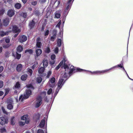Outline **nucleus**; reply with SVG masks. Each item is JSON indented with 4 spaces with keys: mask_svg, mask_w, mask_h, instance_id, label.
<instances>
[{
    "mask_svg": "<svg viewBox=\"0 0 133 133\" xmlns=\"http://www.w3.org/2000/svg\"><path fill=\"white\" fill-rule=\"evenodd\" d=\"M28 88L26 90V92L24 96L21 95L19 98V100L21 101H23L24 99L28 98L29 96L31 94V91L30 89H33V87L32 85L31 84H29L26 85Z\"/></svg>",
    "mask_w": 133,
    "mask_h": 133,
    "instance_id": "obj_1",
    "label": "nucleus"
},
{
    "mask_svg": "<svg viewBox=\"0 0 133 133\" xmlns=\"http://www.w3.org/2000/svg\"><path fill=\"white\" fill-rule=\"evenodd\" d=\"M64 67L65 72L61 74V76L60 78H62L63 79H65L66 81L68 78V75L69 74V66L65 63L64 64Z\"/></svg>",
    "mask_w": 133,
    "mask_h": 133,
    "instance_id": "obj_2",
    "label": "nucleus"
},
{
    "mask_svg": "<svg viewBox=\"0 0 133 133\" xmlns=\"http://www.w3.org/2000/svg\"><path fill=\"white\" fill-rule=\"evenodd\" d=\"M74 0H69L68 3L67 4V6L65 9L64 12V16L63 17V23H64L65 20V17L67 15L70 8Z\"/></svg>",
    "mask_w": 133,
    "mask_h": 133,
    "instance_id": "obj_3",
    "label": "nucleus"
},
{
    "mask_svg": "<svg viewBox=\"0 0 133 133\" xmlns=\"http://www.w3.org/2000/svg\"><path fill=\"white\" fill-rule=\"evenodd\" d=\"M65 81V79H63L62 78H60L58 82L57 87L56 90L57 93L58 92L59 90L62 88Z\"/></svg>",
    "mask_w": 133,
    "mask_h": 133,
    "instance_id": "obj_4",
    "label": "nucleus"
},
{
    "mask_svg": "<svg viewBox=\"0 0 133 133\" xmlns=\"http://www.w3.org/2000/svg\"><path fill=\"white\" fill-rule=\"evenodd\" d=\"M56 79L54 77H52L50 78L48 83L47 85L50 87L53 88L55 85Z\"/></svg>",
    "mask_w": 133,
    "mask_h": 133,
    "instance_id": "obj_5",
    "label": "nucleus"
},
{
    "mask_svg": "<svg viewBox=\"0 0 133 133\" xmlns=\"http://www.w3.org/2000/svg\"><path fill=\"white\" fill-rule=\"evenodd\" d=\"M9 33L11 31L13 32L14 33H19L21 31L20 30L16 25L10 26V28L9 30Z\"/></svg>",
    "mask_w": 133,
    "mask_h": 133,
    "instance_id": "obj_6",
    "label": "nucleus"
},
{
    "mask_svg": "<svg viewBox=\"0 0 133 133\" xmlns=\"http://www.w3.org/2000/svg\"><path fill=\"white\" fill-rule=\"evenodd\" d=\"M42 102V98L41 97H38L35 103V107L38 108L39 107Z\"/></svg>",
    "mask_w": 133,
    "mask_h": 133,
    "instance_id": "obj_7",
    "label": "nucleus"
},
{
    "mask_svg": "<svg viewBox=\"0 0 133 133\" xmlns=\"http://www.w3.org/2000/svg\"><path fill=\"white\" fill-rule=\"evenodd\" d=\"M7 102L8 104L7 106V108L9 110H11L13 108V106L12 104L13 103V101L11 98L8 99L7 101Z\"/></svg>",
    "mask_w": 133,
    "mask_h": 133,
    "instance_id": "obj_8",
    "label": "nucleus"
},
{
    "mask_svg": "<svg viewBox=\"0 0 133 133\" xmlns=\"http://www.w3.org/2000/svg\"><path fill=\"white\" fill-rule=\"evenodd\" d=\"M67 61V59L66 57L65 56H64V57L63 60V61H61V62L55 68V69L56 70H57L58 69H59V68L62 65L63 63V62H64V64L65 63V64H66L67 63L66 62Z\"/></svg>",
    "mask_w": 133,
    "mask_h": 133,
    "instance_id": "obj_9",
    "label": "nucleus"
},
{
    "mask_svg": "<svg viewBox=\"0 0 133 133\" xmlns=\"http://www.w3.org/2000/svg\"><path fill=\"white\" fill-rule=\"evenodd\" d=\"M77 70L78 71H89L91 72L92 74H99V71H93V72H92L91 71H89L88 70H85L80 69L79 68L77 69Z\"/></svg>",
    "mask_w": 133,
    "mask_h": 133,
    "instance_id": "obj_10",
    "label": "nucleus"
},
{
    "mask_svg": "<svg viewBox=\"0 0 133 133\" xmlns=\"http://www.w3.org/2000/svg\"><path fill=\"white\" fill-rule=\"evenodd\" d=\"M8 121V119L4 117H1L0 118V123L2 125H3L5 123H7Z\"/></svg>",
    "mask_w": 133,
    "mask_h": 133,
    "instance_id": "obj_11",
    "label": "nucleus"
},
{
    "mask_svg": "<svg viewBox=\"0 0 133 133\" xmlns=\"http://www.w3.org/2000/svg\"><path fill=\"white\" fill-rule=\"evenodd\" d=\"M27 37L24 35H22L19 38V42L21 43L25 41L27 39Z\"/></svg>",
    "mask_w": 133,
    "mask_h": 133,
    "instance_id": "obj_12",
    "label": "nucleus"
},
{
    "mask_svg": "<svg viewBox=\"0 0 133 133\" xmlns=\"http://www.w3.org/2000/svg\"><path fill=\"white\" fill-rule=\"evenodd\" d=\"M70 71L69 72V75H71L72 73H74L77 71L75 69L74 66H71L70 68Z\"/></svg>",
    "mask_w": 133,
    "mask_h": 133,
    "instance_id": "obj_13",
    "label": "nucleus"
},
{
    "mask_svg": "<svg viewBox=\"0 0 133 133\" xmlns=\"http://www.w3.org/2000/svg\"><path fill=\"white\" fill-rule=\"evenodd\" d=\"M41 41V38L38 37L36 39L37 44H36V46L38 48H41V43L40 42Z\"/></svg>",
    "mask_w": 133,
    "mask_h": 133,
    "instance_id": "obj_14",
    "label": "nucleus"
},
{
    "mask_svg": "<svg viewBox=\"0 0 133 133\" xmlns=\"http://www.w3.org/2000/svg\"><path fill=\"white\" fill-rule=\"evenodd\" d=\"M15 12L13 10H9L8 12V15L10 17H11L14 15Z\"/></svg>",
    "mask_w": 133,
    "mask_h": 133,
    "instance_id": "obj_15",
    "label": "nucleus"
},
{
    "mask_svg": "<svg viewBox=\"0 0 133 133\" xmlns=\"http://www.w3.org/2000/svg\"><path fill=\"white\" fill-rule=\"evenodd\" d=\"M116 66H115L109 69H107L102 71H99V74H100L102 73H104L105 72H107L110 70H111V69H113L116 68Z\"/></svg>",
    "mask_w": 133,
    "mask_h": 133,
    "instance_id": "obj_16",
    "label": "nucleus"
},
{
    "mask_svg": "<svg viewBox=\"0 0 133 133\" xmlns=\"http://www.w3.org/2000/svg\"><path fill=\"white\" fill-rule=\"evenodd\" d=\"M9 33V31L5 32L2 31H0V36L1 37H3L4 36L8 35Z\"/></svg>",
    "mask_w": 133,
    "mask_h": 133,
    "instance_id": "obj_17",
    "label": "nucleus"
},
{
    "mask_svg": "<svg viewBox=\"0 0 133 133\" xmlns=\"http://www.w3.org/2000/svg\"><path fill=\"white\" fill-rule=\"evenodd\" d=\"M56 33L57 32L56 31H54L53 32L52 36H51V41H54L56 37Z\"/></svg>",
    "mask_w": 133,
    "mask_h": 133,
    "instance_id": "obj_18",
    "label": "nucleus"
},
{
    "mask_svg": "<svg viewBox=\"0 0 133 133\" xmlns=\"http://www.w3.org/2000/svg\"><path fill=\"white\" fill-rule=\"evenodd\" d=\"M45 118H44V119L41 120L39 124V127L40 128H42L43 127L45 123Z\"/></svg>",
    "mask_w": 133,
    "mask_h": 133,
    "instance_id": "obj_19",
    "label": "nucleus"
},
{
    "mask_svg": "<svg viewBox=\"0 0 133 133\" xmlns=\"http://www.w3.org/2000/svg\"><path fill=\"white\" fill-rule=\"evenodd\" d=\"M9 19L8 18H6L3 20V22L4 25L6 26L9 24Z\"/></svg>",
    "mask_w": 133,
    "mask_h": 133,
    "instance_id": "obj_20",
    "label": "nucleus"
},
{
    "mask_svg": "<svg viewBox=\"0 0 133 133\" xmlns=\"http://www.w3.org/2000/svg\"><path fill=\"white\" fill-rule=\"evenodd\" d=\"M55 18H59L61 17V13L59 11H57L55 13Z\"/></svg>",
    "mask_w": 133,
    "mask_h": 133,
    "instance_id": "obj_21",
    "label": "nucleus"
},
{
    "mask_svg": "<svg viewBox=\"0 0 133 133\" xmlns=\"http://www.w3.org/2000/svg\"><path fill=\"white\" fill-rule=\"evenodd\" d=\"M36 53L37 56H38L42 53V51L40 49H38L36 50Z\"/></svg>",
    "mask_w": 133,
    "mask_h": 133,
    "instance_id": "obj_22",
    "label": "nucleus"
},
{
    "mask_svg": "<svg viewBox=\"0 0 133 133\" xmlns=\"http://www.w3.org/2000/svg\"><path fill=\"white\" fill-rule=\"evenodd\" d=\"M22 68V65L21 64H18L17 66L16 70L18 71H20Z\"/></svg>",
    "mask_w": 133,
    "mask_h": 133,
    "instance_id": "obj_23",
    "label": "nucleus"
},
{
    "mask_svg": "<svg viewBox=\"0 0 133 133\" xmlns=\"http://www.w3.org/2000/svg\"><path fill=\"white\" fill-rule=\"evenodd\" d=\"M13 55L15 58L18 59L20 58L21 56V55L18 54L17 52H16L15 54H13Z\"/></svg>",
    "mask_w": 133,
    "mask_h": 133,
    "instance_id": "obj_24",
    "label": "nucleus"
},
{
    "mask_svg": "<svg viewBox=\"0 0 133 133\" xmlns=\"http://www.w3.org/2000/svg\"><path fill=\"white\" fill-rule=\"evenodd\" d=\"M44 70L45 69L44 68L41 67L38 70V73L40 74H41L44 72Z\"/></svg>",
    "mask_w": 133,
    "mask_h": 133,
    "instance_id": "obj_25",
    "label": "nucleus"
},
{
    "mask_svg": "<svg viewBox=\"0 0 133 133\" xmlns=\"http://www.w3.org/2000/svg\"><path fill=\"white\" fill-rule=\"evenodd\" d=\"M61 38H58L57 41V46L60 47L61 45Z\"/></svg>",
    "mask_w": 133,
    "mask_h": 133,
    "instance_id": "obj_26",
    "label": "nucleus"
},
{
    "mask_svg": "<svg viewBox=\"0 0 133 133\" xmlns=\"http://www.w3.org/2000/svg\"><path fill=\"white\" fill-rule=\"evenodd\" d=\"M35 22L32 20V21L29 23V26L31 28L33 27L35 25Z\"/></svg>",
    "mask_w": 133,
    "mask_h": 133,
    "instance_id": "obj_27",
    "label": "nucleus"
},
{
    "mask_svg": "<svg viewBox=\"0 0 133 133\" xmlns=\"http://www.w3.org/2000/svg\"><path fill=\"white\" fill-rule=\"evenodd\" d=\"M17 50L18 52H21L23 50V48L21 45H19L17 47Z\"/></svg>",
    "mask_w": 133,
    "mask_h": 133,
    "instance_id": "obj_28",
    "label": "nucleus"
},
{
    "mask_svg": "<svg viewBox=\"0 0 133 133\" xmlns=\"http://www.w3.org/2000/svg\"><path fill=\"white\" fill-rule=\"evenodd\" d=\"M63 35V29H62V30H61L59 32V34L58 35V38H60V37L61 38Z\"/></svg>",
    "mask_w": 133,
    "mask_h": 133,
    "instance_id": "obj_29",
    "label": "nucleus"
},
{
    "mask_svg": "<svg viewBox=\"0 0 133 133\" xmlns=\"http://www.w3.org/2000/svg\"><path fill=\"white\" fill-rule=\"evenodd\" d=\"M28 75L26 74L23 75L21 77V79L22 81H25Z\"/></svg>",
    "mask_w": 133,
    "mask_h": 133,
    "instance_id": "obj_30",
    "label": "nucleus"
},
{
    "mask_svg": "<svg viewBox=\"0 0 133 133\" xmlns=\"http://www.w3.org/2000/svg\"><path fill=\"white\" fill-rule=\"evenodd\" d=\"M48 65V62L46 60H44L43 61V65L44 67H46Z\"/></svg>",
    "mask_w": 133,
    "mask_h": 133,
    "instance_id": "obj_31",
    "label": "nucleus"
},
{
    "mask_svg": "<svg viewBox=\"0 0 133 133\" xmlns=\"http://www.w3.org/2000/svg\"><path fill=\"white\" fill-rule=\"evenodd\" d=\"M28 118V116L27 115H25L21 117V119L23 120H25Z\"/></svg>",
    "mask_w": 133,
    "mask_h": 133,
    "instance_id": "obj_32",
    "label": "nucleus"
},
{
    "mask_svg": "<svg viewBox=\"0 0 133 133\" xmlns=\"http://www.w3.org/2000/svg\"><path fill=\"white\" fill-rule=\"evenodd\" d=\"M20 84L19 82H18L16 83V85L15 86V88L14 89H17L18 90V89L20 87Z\"/></svg>",
    "mask_w": 133,
    "mask_h": 133,
    "instance_id": "obj_33",
    "label": "nucleus"
},
{
    "mask_svg": "<svg viewBox=\"0 0 133 133\" xmlns=\"http://www.w3.org/2000/svg\"><path fill=\"white\" fill-rule=\"evenodd\" d=\"M21 6V4L19 3L16 4L15 5V7L17 9H20Z\"/></svg>",
    "mask_w": 133,
    "mask_h": 133,
    "instance_id": "obj_34",
    "label": "nucleus"
},
{
    "mask_svg": "<svg viewBox=\"0 0 133 133\" xmlns=\"http://www.w3.org/2000/svg\"><path fill=\"white\" fill-rule=\"evenodd\" d=\"M14 117H12L11 119V123L12 125H14L15 124V121L14 119Z\"/></svg>",
    "mask_w": 133,
    "mask_h": 133,
    "instance_id": "obj_35",
    "label": "nucleus"
},
{
    "mask_svg": "<svg viewBox=\"0 0 133 133\" xmlns=\"http://www.w3.org/2000/svg\"><path fill=\"white\" fill-rule=\"evenodd\" d=\"M52 74V71L50 70H49L47 72V75L46 76V77L47 78H49L50 75H51Z\"/></svg>",
    "mask_w": 133,
    "mask_h": 133,
    "instance_id": "obj_36",
    "label": "nucleus"
},
{
    "mask_svg": "<svg viewBox=\"0 0 133 133\" xmlns=\"http://www.w3.org/2000/svg\"><path fill=\"white\" fill-rule=\"evenodd\" d=\"M36 80L38 83H40L42 81V78L40 77H37L36 79Z\"/></svg>",
    "mask_w": 133,
    "mask_h": 133,
    "instance_id": "obj_37",
    "label": "nucleus"
},
{
    "mask_svg": "<svg viewBox=\"0 0 133 133\" xmlns=\"http://www.w3.org/2000/svg\"><path fill=\"white\" fill-rule=\"evenodd\" d=\"M53 51L55 54H57L58 52V47H56L54 49Z\"/></svg>",
    "mask_w": 133,
    "mask_h": 133,
    "instance_id": "obj_38",
    "label": "nucleus"
},
{
    "mask_svg": "<svg viewBox=\"0 0 133 133\" xmlns=\"http://www.w3.org/2000/svg\"><path fill=\"white\" fill-rule=\"evenodd\" d=\"M28 72L30 73L29 74L30 76H31L32 74V71L31 70V69H30V68H28Z\"/></svg>",
    "mask_w": 133,
    "mask_h": 133,
    "instance_id": "obj_39",
    "label": "nucleus"
},
{
    "mask_svg": "<svg viewBox=\"0 0 133 133\" xmlns=\"http://www.w3.org/2000/svg\"><path fill=\"white\" fill-rule=\"evenodd\" d=\"M37 64L38 63L37 62H36L35 64L32 66V68L33 69H34L35 68L37 67Z\"/></svg>",
    "mask_w": 133,
    "mask_h": 133,
    "instance_id": "obj_40",
    "label": "nucleus"
},
{
    "mask_svg": "<svg viewBox=\"0 0 133 133\" xmlns=\"http://www.w3.org/2000/svg\"><path fill=\"white\" fill-rule=\"evenodd\" d=\"M116 66H117L116 68L117 67V66H118L121 68H122L125 71V70L124 68L123 67V64H118Z\"/></svg>",
    "mask_w": 133,
    "mask_h": 133,
    "instance_id": "obj_41",
    "label": "nucleus"
},
{
    "mask_svg": "<svg viewBox=\"0 0 133 133\" xmlns=\"http://www.w3.org/2000/svg\"><path fill=\"white\" fill-rule=\"evenodd\" d=\"M33 51L31 49L26 50H25V53L28 52L29 54H31L32 53Z\"/></svg>",
    "mask_w": 133,
    "mask_h": 133,
    "instance_id": "obj_42",
    "label": "nucleus"
},
{
    "mask_svg": "<svg viewBox=\"0 0 133 133\" xmlns=\"http://www.w3.org/2000/svg\"><path fill=\"white\" fill-rule=\"evenodd\" d=\"M4 40L7 43H9L10 41V39L8 37L4 38Z\"/></svg>",
    "mask_w": 133,
    "mask_h": 133,
    "instance_id": "obj_43",
    "label": "nucleus"
},
{
    "mask_svg": "<svg viewBox=\"0 0 133 133\" xmlns=\"http://www.w3.org/2000/svg\"><path fill=\"white\" fill-rule=\"evenodd\" d=\"M52 90L51 88L47 92V94L48 95H50L52 93Z\"/></svg>",
    "mask_w": 133,
    "mask_h": 133,
    "instance_id": "obj_44",
    "label": "nucleus"
},
{
    "mask_svg": "<svg viewBox=\"0 0 133 133\" xmlns=\"http://www.w3.org/2000/svg\"><path fill=\"white\" fill-rule=\"evenodd\" d=\"M2 110L3 111V113L5 114H8V112H7L6 111H5V109H4V108L3 107H2Z\"/></svg>",
    "mask_w": 133,
    "mask_h": 133,
    "instance_id": "obj_45",
    "label": "nucleus"
},
{
    "mask_svg": "<svg viewBox=\"0 0 133 133\" xmlns=\"http://www.w3.org/2000/svg\"><path fill=\"white\" fill-rule=\"evenodd\" d=\"M61 21L60 20L59 22L57 24V25L56 26V27H58L59 28L61 24Z\"/></svg>",
    "mask_w": 133,
    "mask_h": 133,
    "instance_id": "obj_46",
    "label": "nucleus"
},
{
    "mask_svg": "<svg viewBox=\"0 0 133 133\" xmlns=\"http://www.w3.org/2000/svg\"><path fill=\"white\" fill-rule=\"evenodd\" d=\"M55 57L56 56L54 54H53L51 55V59L53 60L55 59Z\"/></svg>",
    "mask_w": 133,
    "mask_h": 133,
    "instance_id": "obj_47",
    "label": "nucleus"
},
{
    "mask_svg": "<svg viewBox=\"0 0 133 133\" xmlns=\"http://www.w3.org/2000/svg\"><path fill=\"white\" fill-rule=\"evenodd\" d=\"M1 132H4L6 131V129L4 128H2L1 129Z\"/></svg>",
    "mask_w": 133,
    "mask_h": 133,
    "instance_id": "obj_48",
    "label": "nucleus"
},
{
    "mask_svg": "<svg viewBox=\"0 0 133 133\" xmlns=\"http://www.w3.org/2000/svg\"><path fill=\"white\" fill-rule=\"evenodd\" d=\"M10 46L9 44H4L3 45V47L5 48H8Z\"/></svg>",
    "mask_w": 133,
    "mask_h": 133,
    "instance_id": "obj_49",
    "label": "nucleus"
},
{
    "mask_svg": "<svg viewBox=\"0 0 133 133\" xmlns=\"http://www.w3.org/2000/svg\"><path fill=\"white\" fill-rule=\"evenodd\" d=\"M49 34V31L48 30H46L44 33V35L45 36H48Z\"/></svg>",
    "mask_w": 133,
    "mask_h": 133,
    "instance_id": "obj_50",
    "label": "nucleus"
},
{
    "mask_svg": "<svg viewBox=\"0 0 133 133\" xmlns=\"http://www.w3.org/2000/svg\"><path fill=\"white\" fill-rule=\"evenodd\" d=\"M45 52L46 53H49L50 51V49L49 48H47L45 50Z\"/></svg>",
    "mask_w": 133,
    "mask_h": 133,
    "instance_id": "obj_51",
    "label": "nucleus"
},
{
    "mask_svg": "<svg viewBox=\"0 0 133 133\" xmlns=\"http://www.w3.org/2000/svg\"><path fill=\"white\" fill-rule=\"evenodd\" d=\"M3 86V82L2 81H0V88H1Z\"/></svg>",
    "mask_w": 133,
    "mask_h": 133,
    "instance_id": "obj_52",
    "label": "nucleus"
},
{
    "mask_svg": "<svg viewBox=\"0 0 133 133\" xmlns=\"http://www.w3.org/2000/svg\"><path fill=\"white\" fill-rule=\"evenodd\" d=\"M37 133H44V132L42 130L39 129L38 130Z\"/></svg>",
    "mask_w": 133,
    "mask_h": 133,
    "instance_id": "obj_53",
    "label": "nucleus"
},
{
    "mask_svg": "<svg viewBox=\"0 0 133 133\" xmlns=\"http://www.w3.org/2000/svg\"><path fill=\"white\" fill-rule=\"evenodd\" d=\"M15 90L14 93L15 94H17L19 91V90H18L17 89H14Z\"/></svg>",
    "mask_w": 133,
    "mask_h": 133,
    "instance_id": "obj_54",
    "label": "nucleus"
},
{
    "mask_svg": "<svg viewBox=\"0 0 133 133\" xmlns=\"http://www.w3.org/2000/svg\"><path fill=\"white\" fill-rule=\"evenodd\" d=\"M37 4V2L35 1H33L32 2L31 4L33 5H35Z\"/></svg>",
    "mask_w": 133,
    "mask_h": 133,
    "instance_id": "obj_55",
    "label": "nucleus"
},
{
    "mask_svg": "<svg viewBox=\"0 0 133 133\" xmlns=\"http://www.w3.org/2000/svg\"><path fill=\"white\" fill-rule=\"evenodd\" d=\"M27 16V14L25 13H24L23 14V16L24 18H25Z\"/></svg>",
    "mask_w": 133,
    "mask_h": 133,
    "instance_id": "obj_56",
    "label": "nucleus"
},
{
    "mask_svg": "<svg viewBox=\"0 0 133 133\" xmlns=\"http://www.w3.org/2000/svg\"><path fill=\"white\" fill-rule=\"evenodd\" d=\"M60 1L59 0H57L55 2V3L57 4V6H58L60 4Z\"/></svg>",
    "mask_w": 133,
    "mask_h": 133,
    "instance_id": "obj_57",
    "label": "nucleus"
},
{
    "mask_svg": "<svg viewBox=\"0 0 133 133\" xmlns=\"http://www.w3.org/2000/svg\"><path fill=\"white\" fill-rule=\"evenodd\" d=\"M39 1L41 3H43L46 2V0H40Z\"/></svg>",
    "mask_w": 133,
    "mask_h": 133,
    "instance_id": "obj_58",
    "label": "nucleus"
},
{
    "mask_svg": "<svg viewBox=\"0 0 133 133\" xmlns=\"http://www.w3.org/2000/svg\"><path fill=\"white\" fill-rule=\"evenodd\" d=\"M25 124V123L24 122H19V124L21 125H24Z\"/></svg>",
    "mask_w": 133,
    "mask_h": 133,
    "instance_id": "obj_59",
    "label": "nucleus"
},
{
    "mask_svg": "<svg viewBox=\"0 0 133 133\" xmlns=\"http://www.w3.org/2000/svg\"><path fill=\"white\" fill-rule=\"evenodd\" d=\"M3 69V66H1L0 67V73L1 72Z\"/></svg>",
    "mask_w": 133,
    "mask_h": 133,
    "instance_id": "obj_60",
    "label": "nucleus"
},
{
    "mask_svg": "<svg viewBox=\"0 0 133 133\" xmlns=\"http://www.w3.org/2000/svg\"><path fill=\"white\" fill-rule=\"evenodd\" d=\"M55 62V61H52V62L50 61V63L51 65H52L54 64Z\"/></svg>",
    "mask_w": 133,
    "mask_h": 133,
    "instance_id": "obj_61",
    "label": "nucleus"
},
{
    "mask_svg": "<svg viewBox=\"0 0 133 133\" xmlns=\"http://www.w3.org/2000/svg\"><path fill=\"white\" fill-rule=\"evenodd\" d=\"M3 94V92L2 91H0V96H2Z\"/></svg>",
    "mask_w": 133,
    "mask_h": 133,
    "instance_id": "obj_62",
    "label": "nucleus"
},
{
    "mask_svg": "<svg viewBox=\"0 0 133 133\" xmlns=\"http://www.w3.org/2000/svg\"><path fill=\"white\" fill-rule=\"evenodd\" d=\"M22 2H23V3L24 4L26 3V2L27 0H22Z\"/></svg>",
    "mask_w": 133,
    "mask_h": 133,
    "instance_id": "obj_63",
    "label": "nucleus"
},
{
    "mask_svg": "<svg viewBox=\"0 0 133 133\" xmlns=\"http://www.w3.org/2000/svg\"><path fill=\"white\" fill-rule=\"evenodd\" d=\"M17 33V34H15L14 35V37H16L18 35V33H18V32H16Z\"/></svg>",
    "mask_w": 133,
    "mask_h": 133,
    "instance_id": "obj_64",
    "label": "nucleus"
}]
</instances>
